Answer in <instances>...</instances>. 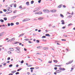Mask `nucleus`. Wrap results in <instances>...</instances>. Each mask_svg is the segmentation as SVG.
<instances>
[{
    "instance_id": "a211bd4d",
    "label": "nucleus",
    "mask_w": 75,
    "mask_h": 75,
    "mask_svg": "<svg viewBox=\"0 0 75 75\" xmlns=\"http://www.w3.org/2000/svg\"><path fill=\"white\" fill-rule=\"evenodd\" d=\"M15 72H16V70H14L12 71H11V73H13V74H14V73Z\"/></svg>"
},
{
    "instance_id": "e433bc0d",
    "label": "nucleus",
    "mask_w": 75,
    "mask_h": 75,
    "mask_svg": "<svg viewBox=\"0 0 75 75\" xmlns=\"http://www.w3.org/2000/svg\"><path fill=\"white\" fill-rule=\"evenodd\" d=\"M21 64H23L24 63V61L22 60V61L21 62Z\"/></svg>"
},
{
    "instance_id": "49530a36",
    "label": "nucleus",
    "mask_w": 75,
    "mask_h": 75,
    "mask_svg": "<svg viewBox=\"0 0 75 75\" xmlns=\"http://www.w3.org/2000/svg\"><path fill=\"white\" fill-rule=\"evenodd\" d=\"M10 57H8V58H7V60H10Z\"/></svg>"
},
{
    "instance_id": "c9c22d12",
    "label": "nucleus",
    "mask_w": 75,
    "mask_h": 75,
    "mask_svg": "<svg viewBox=\"0 0 75 75\" xmlns=\"http://www.w3.org/2000/svg\"><path fill=\"white\" fill-rule=\"evenodd\" d=\"M3 11L4 12H6V11H7V10L6 9H4L3 10Z\"/></svg>"
},
{
    "instance_id": "7ed1b4c3",
    "label": "nucleus",
    "mask_w": 75,
    "mask_h": 75,
    "mask_svg": "<svg viewBox=\"0 0 75 75\" xmlns=\"http://www.w3.org/2000/svg\"><path fill=\"white\" fill-rule=\"evenodd\" d=\"M16 18V16H13L12 17H11V20H14V18Z\"/></svg>"
},
{
    "instance_id": "5fc2aeb1",
    "label": "nucleus",
    "mask_w": 75,
    "mask_h": 75,
    "mask_svg": "<svg viewBox=\"0 0 75 75\" xmlns=\"http://www.w3.org/2000/svg\"><path fill=\"white\" fill-rule=\"evenodd\" d=\"M39 68V67H35V69H38Z\"/></svg>"
},
{
    "instance_id": "6e6552de",
    "label": "nucleus",
    "mask_w": 75,
    "mask_h": 75,
    "mask_svg": "<svg viewBox=\"0 0 75 75\" xmlns=\"http://www.w3.org/2000/svg\"><path fill=\"white\" fill-rule=\"evenodd\" d=\"M73 62V61H71V62H68V63H66V65H68V64H71L72 62Z\"/></svg>"
},
{
    "instance_id": "ea45409f",
    "label": "nucleus",
    "mask_w": 75,
    "mask_h": 75,
    "mask_svg": "<svg viewBox=\"0 0 75 75\" xmlns=\"http://www.w3.org/2000/svg\"><path fill=\"white\" fill-rule=\"evenodd\" d=\"M42 38H46V37H45V36H42Z\"/></svg>"
},
{
    "instance_id": "6e6d98bb",
    "label": "nucleus",
    "mask_w": 75,
    "mask_h": 75,
    "mask_svg": "<svg viewBox=\"0 0 75 75\" xmlns=\"http://www.w3.org/2000/svg\"><path fill=\"white\" fill-rule=\"evenodd\" d=\"M27 74H28V75H30V73L29 72H28L27 73Z\"/></svg>"
},
{
    "instance_id": "603ef678",
    "label": "nucleus",
    "mask_w": 75,
    "mask_h": 75,
    "mask_svg": "<svg viewBox=\"0 0 75 75\" xmlns=\"http://www.w3.org/2000/svg\"><path fill=\"white\" fill-rule=\"evenodd\" d=\"M71 70L70 71V72H71V71H72V70H73V69H74V68H71Z\"/></svg>"
},
{
    "instance_id": "13d9d810",
    "label": "nucleus",
    "mask_w": 75,
    "mask_h": 75,
    "mask_svg": "<svg viewBox=\"0 0 75 75\" xmlns=\"http://www.w3.org/2000/svg\"><path fill=\"white\" fill-rule=\"evenodd\" d=\"M63 7H64V8H65V7H66V6H65V5H63Z\"/></svg>"
},
{
    "instance_id": "5701e85b",
    "label": "nucleus",
    "mask_w": 75,
    "mask_h": 75,
    "mask_svg": "<svg viewBox=\"0 0 75 75\" xmlns=\"http://www.w3.org/2000/svg\"><path fill=\"white\" fill-rule=\"evenodd\" d=\"M51 74V73L50 72H48L46 74V75H50Z\"/></svg>"
},
{
    "instance_id": "cd10ccee",
    "label": "nucleus",
    "mask_w": 75,
    "mask_h": 75,
    "mask_svg": "<svg viewBox=\"0 0 75 75\" xmlns=\"http://www.w3.org/2000/svg\"><path fill=\"white\" fill-rule=\"evenodd\" d=\"M42 47L41 46H38V47H37V48H39V49H40V48H41Z\"/></svg>"
},
{
    "instance_id": "052dcab7",
    "label": "nucleus",
    "mask_w": 75,
    "mask_h": 75,
    "mask_svg": "<svg viewBox=\"0 0 75 75\" xmlns=\"http://www.w3.org/2000/svg\"><path fill=\"white\" fill-rule=\"evenodd\" d=\"M62 28H63V29H64L65 28V26H64Z\"/></svg>"
},
{
    "instance_id": "f3484780",
    "label": "nucleus",
    "mask_w": 75,
    "mask_h": 75,
    "mask_svg": "<svg viewBox=\"0 0 75 75\" xmlns=\"http://www.w3.org/2000/svg\"><path fill=\"white\" fill-rule=\"evenodd\" d=\"M45 36H48L49 37H50V35L49 34H45Z\"/></svg>"
},
{
    "instance_id": "8fccbe9b",
    "label": "nucleus",
    "mask_w": 75,
    "mask_h": 75,
    "mask_svg": "<svg viewBox=\"0 0 75 75\" xmlns=\"http://www.w3.org/2000/svg\"><path fill=\"white\" fill-rule=\"evenodd\" d=\"M63 36L64 37H67V35H63Z\"/></svg>"
},
{
    "instance_id": "338daca9",
    "label": "nucleus",
    "mask_w": 75,
    "mask_h": 75,
    "mask_svg": "<svg viewBox=\"0 0 75 75\" xmlns=\"http://www.w3.org/2000/svg\"><path fill=\"white\" fill-rule=\"evenodd\" d=\"M37 54H38V55H40V54L39 53H36V55H37Z\"/></svg>"
},
{
    "instance_id": "de8ad7c7",
    "label": "nucleus",
    "mask_w": 75,
    "mask_h": 75,
    "mask_svg": "<svg viewBox=\"0 0 75 75\" xmlns=\"http://www.w3.org/2000/svg\"><path fill=\"white\" fill-rule=\"evenodd\" d=\"M54 69H55V70H57V67H54Z\"/></svg>"
},
{
    "instance_id": "a19ab883",
    "label": "nucleus",
    "mask_w": 75,
    "mask_h": 75,
    "mask_svg": "<svg viewBox=\"0 0 75 75\" xmlns=\"http://www.w3.org/2000/svg\"><path fill=\"white\" fill-rule=\"evenodd\" d=\"M41 0H39L38 1V3H41Z\"/></svg>"
},
{
    "instance_id": "9b49d317",
    "label": "nucleus",
    "mask_w": 75,
    "mask_h": 75,
    "mask_svg": "<svg viewBox=\"0 0 75 75\" xmlns=\"http://www.w3.org/2000/svg\"><path fill=\"white\" fill-rule=\"evenodd\" d=\"M61 22H62V24H65V22H64V20H62L61 21Z\"/></svg>"
},
{
    "instance_id": "4be33fe9",
    "label": "nucleus",
    "mask_w": 75,
    "mask_h": 75,
    "mask_svg": "<svg viewBox=\"0 0 75 75\" xmlns=\"http://www.w3.org/2000/svg\"><path fill=\"white\" fill-rule=\"evenodd\" d=\"M10 49L11 50L10 51H14V49L13 48H10Z\"/></svg>"
},
{
    "instance_id": "58836bf2",
    "label": "nucleus",
    "mask_w": 75,
    "mask_h": 75,
    "mask_svg": "<svg viewBox=\"0 0 75 75\" xmlns=\"http://www.w3.org/2000/svg\"><path fill=\"white\" fill-rule=\"evenodd\" d=\"M34 69V67H31L30 68V69H31V70H32V69Z\"/></svg>"
},
{
    "instance_id": "9d476101",
    "label": "nucleus",
    "mask_w": 75,
    "mask_h": 75,
    "mask_svg": "<svg viewBox=\"0 0 75 75\" xmlns=\"http://www.w3.org/2000/svg\"><path fill=\"white\" fill-rule=\"evenodd\" d=\"M56 11H57V10L55 9L52 10V13H55L56 12Z\"/></svg>"
},
{
    "instance_id": "a878e982",
    "label": "nucleus",
    "mask_w": 75,
    "mask_h": 75,
    "mask_svg": "<svg viewBox=\"0 0 75 75\" xmlns=\"http://www.w3.org/2000/svg\"><path fill=\"white\" fill-rule=\"evenodd\" d=\"M8 53L9 54H11V51H8Z\"/></svg>"
},
{
    "instance_id": "0eeeda50",
    "label": "nucleus",
    "mask_w": 75,
    "mask_h": 75,
    "mask_svg": "<svg viewBox=\"0 0 75 75\" xmlns=\"http://www.w3.org/2000/svg\"><path fill=\"white\" fill-rule=\"evenodd\" d=\"M43 50H48V47H44L43 48Z\"/></svg>"
},
{
    "instance_id": "b1692460",
    "label": "nucleus",
    "mask_w": 75,
    "mask_h": 75,
    "mask_svg": "<svg viewBox=\"0 0 75 75\" xmlns=\"http://www.w3.org/2000/svg\"><path fill=\"white\" fill-rule=\"evenodd\" d=\"M42 19V17H40L38 18V20H41Z\"/></svg>"
},
{
    "instance_id": "4468645a",
    "label": "nucleus",
    "mask_w": 75,
    "mask_h": 75,
    "mask_svg": "<svg viewBox=\"0 0 75 75\" xmlns=\"http://www.w3.org/2000/svg\"><path fill=\"white\" fill-rule=\"evenodd\" d=\"M60 17H62V18H64V15H63L62 14H60Z\"/></svg>"
},
{
    "instance_id": "680f3d73",
    "label": "nucleus",
    "mask_w": 75,
    "mask_h": 75,
    "mask_svg": "<svg viewBox=\"0 0 75 75\" xmlns=\"http://www.w3.org/2000/svg\"><path fill=\"white\" fill-rule=\"evenodd\" d=\"M24 50L25 51H27V49H26L24 48Z\"/></svg>"
},
{
    "instance_id": "2eb2a0df",
    "label": "nucleus",
    "mask_w": 75,
    "mask_h": 75,
    "mask_svg": "<svg viewBox=\"0 0 75 75\" xmlns=\"http://www.w3.org/2000/svg\"><path fill=\"white\" fill-rule=\"evenodd\" d=\"M15 48L16 49V50H20V48H19V47H16Z\"/></svg>"
},
{
    "instance_id": "412c9836",
    "label": "nucleus",
    "mask_w": 75,
    "mask_h": 75,
    "mask_svg": "<svg viewBox=\"0 0 75 75\" xmlns=\"http://www.w3.org/2000/svg\"><path fill=\"white\" fill-rule=\"evenodd\" d=\"M4 20H5V21H6V20H7V18L6 17H5L4 18Z\"/></svg>"
},
{
    "instance_id": "393cba45",
    "label": "nucleus",
    "mask_w": 75,
    "mask_h": 75,
    "mask_svg": "<svg viewBox=\"0 0 75 75\" xmlns=\"http://www.w3.org/2000/svg\"><path fill=\"white\" fill-rule=\"evenodd\" d=\"M14 24L13 23H11V26H13V25H14Z\"/></svg>"
},
{
    "instance_id": "ddd939ff",
    "label": "nucleus",
    "mask_w": 75,
    "mask_h": 75,
    "mask_svg": "<svg viewBox=\"0 0 75 75\" xmlns=\"http://www.w3.org/2000/svg\"><path fill=\"white\" fill-rule=\"evenodd\" d=\"M53 61H54V62H55V63H57V62H58V61L56 60H53Z\"/></svg>"
},
{
    "instance_id": "f8f14e48",
    "label": "nucleus",
    "mask_w": 75,
    "mask_h": 75,
    "mask_svg": "<svg viewBox=\"0 0 75 75\" xmlns=\"http://www.w3.org/2000/svg\"><path fill=\"white\" fill-rule=\"evenodd\" d=\"M23 35H24V33H22L19 36H18V37H21V36H23Z\"/></svg>"
},
{
    "instance_id": "dca6fc26",
    "label": "nucleus",
    "mask_w": 75,
    "mask_h": 75,
    "mask_svg": "<svg viewBox=\"0 0 75 75\" xmlns=\"http://www.w3.org/2000/svg\"><path fill=\"white\" fill-rule=\"evenodd\" d=\"M38 14H42V12H38Z\"/></svg>"
},
{
    "instance_id": "a18cd8bd",
    "label": "nucleus",
    "mask_w": 75,
    "mask_h": 75,
    "mask_svg": "<svg viewBox=\"0 0 75 75\" xmlns=\"http://www.w3.org/2000/svg\"><path fill=\"white\" fill-rule=\"evenodd\" d=\"M40 10V8H38L37 10H36V11H39Z\"/></svg>"
},
{
    "instance_id": "473e14b6",
    "label": "nucleus",
    "mask_w": 75,
    "mask_h": 75,
    "mask_svg": "<svg viewBox=\"0 0 75 75\" xmlns=\"http://www.w3.org/2000/svg\"><path fill=\"white\" fill-rule=\"evenodd\" d=\"M72 25V23H70L68 24V26H71V25Z\"/></svg>"
},
{
    "instance_id": "2f4dec72",
    "label": "nucleus",
    "mask_w": 75,
    "mask_h": 75,
    "mask_svg": "<svg viewBox=\"0 0 75 75\" xmlns=\"http://www.w3.org/2000/svg\"><path fill=\"white\" fill-rule=\"evenodd\" d=\"M24 40L25 41H28L29 39H24Z\"/></svg>"
},
{
    "instance_id": "6ab92c4d",
    "label": "nucleus",
    "mask_w": 75,
    "mask_h": 75,
    "mask_svg": "<svg viewBox=\"0 0 75 75\" xmlns=\"http://www.w3.org/2000/svg\"><path fill=\"white\" fill-rule=\"evenodd\" d=\"M26 5H27V6H29V2H27L26 3Z\"/></svg>"
},
{
    "instance_id": "f704fd0d",
    "label": "nucleus",
    "mask_w": 75,
    "mask_h": 75,
    "mask_svg": "<svg viewBox=\"0 0 75 75\" xmlns=\"http://www.w3.org/2000/svg\"><path fill=\"white\" fill-rule=\"evenodd\" d=\"M71 15L67 17V18H71Z\"/></svg>"
},
{
    "instance_id": "69168bd1",
    "label": "nucleus",
    "mask_w": 75,
    "mask_h": 75,
    "mask_svg": "<svg viewBox=\"0 0 75 75\" xmlns=\"http://www.w3.org/2000/svg\"><path fill=\"white\" fill-rule=\"evenodd\" d=\"M28 42H29V43H32V42H31V41H28Z\"/></svg>"
},
{
    "instance_id": "c756f323",
    "label": "nucleus",
    "mask_w": 75,
    "mask_h": 75,
    "mask_svg": "<svg viewBox=\"0 0 75 75\" xmlns=\"http://www.w3.org/2000/svg\"><path fill=\"white\" fill-rule=\"evenodd\" d=\"M31 4H33V3H34V1H31Z\"/></svg>"
},
{
    "instance_id": "72a5a7b5",
    "label": "nucleus",
    "mask_w": 75,
    "mask_h": 75,
    "mask_svg": "<svg viewBox=\"0 0 75 75\" xmlns=\"http://www.w3.org/2000/svg\"><path fill=\"white\" fill-rule=\"evenodd\" d=\"M16 6H17V4H15L14 6V7H15V8H16Z\"/></svg>"
},
{
    "instance_id": "3c124183",
    "label": "nucleus",
    "mask_w": 75,
    "mask_h": 75,
    "mask_svg": "<svg viewBox=\"0 0 75 75\" xmlns=\"http://www.w3.org/2000/svg\"><path fill=\"white\" fill-rule=\"evenodd\" d=\"M16 25H18V24H19V23L18 22H16Z\"/></svg>"
},
{
    "instance_id": "39448f33",
    "label": "nucleus",
    "mask_w": 75,
    "mask_h": 75,
    "mask_svg": "<svg viewBox=\"0 0 75 75\" xmlns=\"http://www.w3.org/2000/svg\"><path fill=\"white\" fill-rule=\"evenodd\" d=\"M56 73H60L61 72V70H56Z\"/></svg>"
},
{
    "instance_id": "bf43d9fd",
    "label": "nucleus",
    "mask_w": 75,
    "mask_h": 75,
    "mask_svg": "<svg viewBox=\"0 0 75 75\" xmlns=\"http://www.w3.org/2000/svg\"><path fill=\"white\" fill-rule=\"evenodd\" d=\"M41 30H38V32H41Z\"/></svg>"
},
{
    "instance_id": "7c9ffc66",
    "label": "nucleus",
    "mask_w": 75,
    "mask_h": 75,
    "mask_svg": "<svg viewBox=\"0 0 75 75\" xmlns=\"http://www.w3.org/2000/svg\"><path fill=\"white\" fill-rule=\"evenodd\" d=\"M13 67V64H10L9 66V67Z\"/></svg>"
},
{
    "instance_id": "423d86ee",
    "label": "nucleus",
    "mask_w": 75,
    "mask_h": 75,
    "mask_svg": "<svg viewBox=\"0 0 75 75\" xmlns=\"http://www.w3.org/2000/svg\"><path fill=\"white\" fill-rule=\"evenodd\" d=\"M4 32H3L0 34V37H2L4 35Z\"/></svg>"
},
{
    "instance_id": "f257e3e1",
    "label": "nucleus",
    "mask_w": 75,
    "mask_h": 75,
    "mask_svg": "<svg viewBox=\"0 0 75 75\" xmlns=\"http://www.w3.org/2000/svg\"><path fill=\"white\" fill-rule=\"evenodd\" d=\"M43 11L44 12V13H50V11L49 10L46 9L44 10H43Z\"/></svg>"
},
{
    "instance_id": "c03bdc74",
    "label": "nucleus",
    "mask_w": 75,
    "mask_h": 75,
    "mask_svg": "<svg viewBox=\"0 0 75 75\" xmlns=\"http://www.w3.org/2000/svg\"><path fill=\"white\" fill-rule=\"evenodd\" d=\"M11 24L10 23H8V25L9 27V26H10Z\"/></svg>"
},
{
    "instance_id": "0e129e2a",
    "label": "nucleus",
    "mask_w": 75,
    "mask_h": 75,
    "mask_svg": "<svg viewBox=\"0 0 75 75\" xmlns=\"http://www.w3.org/2000/svg\"><path fill=\"white\" fill-rule=\"evenodd\" d=\"M59 70H62V68H59Z\"/></svg>"
},
{
    "instance_id": "20e7f679",
    "label": "nucleus",
    "mask_w": 75,
    "mask_h": 75,
    "mask_svg": "<svg viewBox=\"0 0 75 75\" xmlns=\"http://www.w3.org/2000/svg\"><path fill=\"white\" fill-rule=\"evenodd\" d=\"M16 51L17 52V53H20V52H20V50H16Z\"/></svg>"
},
{
    "instance_id": "c85d7f7f",
    "label": "nucleus",
    "mask_w": 75,
    "mask_h": 75,
    "mask_svg": "<svg viewBox=\"0 0 75 75\" xmlns=\"http://www.w3.org/2000/svg\"><path fill=\"white\" fill-rule=\"evenodd\" d=\"M36 42H37V43H39V42H40V41L38 40H36Z\"/></svg>"
},
{
    "instance_id": "4c0bfd02",
    "label": "nucleus",
    "mask_w": 75,
    "mask_h": 75,
    "mask_svg": "<svg viewBox=\"0 0 75 75\" xmlns=\"http://www.w3.org/2000/svg\"><path fill=\"white\" fill-rule=\"evenodd\" d=\"M19 74V72H17L16 73H15V74H16V75H17V74Z\"/></svg>"
},
{
    "instance_id": "1a4fd4ad",
    "label": "nucleus",
    "mask_w": 75,
    "mask_h": 75,
    "mask_svg": "<svg viewBox=\"0 0 75 75\" xmlns=\"http://www.w3.org/2000/svg\"><path fill=\"white\" fill-rule=\"evenodd\" d=\"M12 12V11L11 10H10L9 12H6V14H10V13H11Z\"/></svg>"
},
{
    "instance_id": "774afa93",
    "label": "nucleus",
    "mask_w": 75,
    "mask_h": 75,
    "mask_svg": "<svg viewBox=\"0 0 75 75\" xmlns=\"http://www.w3.org/2000/svg\"><path fill=\"white\" fill-rule=\"evenodd\" d=\"M22 21L23 22H24V21H25V19H24Z\"/></svg>"
},
{
    "instance_id": "e2e57ef3",
    "label": "nucleus",
    "mask_w": 75,
    "mask_h": 75,
    "mask_svg": "<svg viewBox=\"0 0 75 75\" xmlns=\"http://www.w3.org/2000/svg\"><path fill=\"white\" fill-rule=\"evenodd\" d=\"M13 75V74H12V73H10L8 74V75Z\"/></svg>"
},
{
    "instance_id": "864d4df0",
    "label": "nucleus",
    "mask_w": 75,
    "mask_h": 75,
    "mask_svg": "<svg viewBox=\"0 0 75 75\" xmlns=\"http://www.w3.org/2000/svg\"><path fill=\"white\" fill-rule=\"evenodd\" d=\"M22 6H19V8H22Z\"/></svg>"
},
{
    "instance_id": "79ce46f5",
    "label": "nucleus",
    "mask_w": 75,
    "mask_h": 75,
    "mask_svg": "<svg viewBox=\"0 0 75 75\" xmlns=\"http://www.w3.org/2000/svg\"><path fill=\"white\" fill-rule=\"evenodd\" d=\"M48 63H49L50 64H51V63H52V61H49V62H48Z\"/></svg>"
},
{
    "instance_id": "37998d69",
    "label": "nucleus",
    "mask_w": 75,
    "mask_h": 75,
    "mask_svg": "<svg viewBox=\"0 0 75 75\" xmlns=\"http://www.w3.org/2000/svg\"><path fill=\"white\" fill-rule=\"evenodd\" d=\"M58 7H59V8H61V5H60L59 6H58Z\"/></svg>"
},
{
    "instance_id": "09e8293b",
    "label": "nucleus",
    "mask_w": 75,
    "mask_h": 75,
    "mask_svg": "<svg viewBox=\"0 0 75 75\" xmlns=\"http://www.w3.org/2000/svg\"><path fill=\"white\" fill-rule=\"evenodd\" d=\"M62 41H66V40H65V39H62Z\"/></svg>"
},
{
    "instance_id": "aec40b11",
    "label": "nucleus",
    "mask_w": 75,
    "mask_h": 75,
    "mask_svg": "<svg viewBox=\"0 0 75 75\" xmlns=\"http://www.w3.org/2000/svg\"><path fill=\"white\" fill-rule=\"evenodd\" d=\"M14 44H18V43H19V42H14Z\"/></svg>"
},
{
    "instance_id": "bb28decb",
    "label": "nucleus",
    "mask_w": 75,
    "mask_h": 75,
    "mask_svg": "<svg viewBox=\"0 0 75 75\" xmlns=\"http://www.w3.org/2000/svg\"><path fill=\"white\" fill-rule=\"evenodd\" d=\"M0 21H1V23H3V22H4V21L3 20L1 19L0 20Z\"/></svg>"
},
{
    "instance_id": "4d7b16f0",
    "label": "nucleus",
    "mask_w": 75,
    "mask_h": 75,
    "mask_svg": "<svg viewBox=\"0 0 75 75\" xmlns=\"http://www.w3.org/2000/svg\"><path fill=\"white\" fill-rule=\"evenodd\" d=\"M16 11H17L16 10H15V11H14L13 12V13H16Z\"/></svg>"
},
{
    "instance_id": "f03ea898",
    "label": "nucleus",
    "mask_w": 75,
    "mask_h": 75,
    "mask_svg": "<svg viewBox=\"0 0 75 75\" xmlns=\"http://www.w3.org/2000/svg\"><path fill=\"white\" fill-rule=\"evenodd\" d=\"M14 40H15V38H11V39H9V41H14Z\"/></svg>"
}]
</instances>
